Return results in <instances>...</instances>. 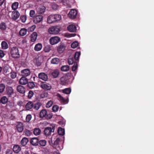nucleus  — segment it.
<instances>
[{"instance_id": "1", "label": "nucleus", "mask_w": 154, "mask_h": 154, "mask_svg": "<svg viewBox=\"0 0 154 154\" xmlns=\"http://www.w3.org/2000/svg\"><path fill=\"white\" fill-rule=\"evenodd\" d=\"M61 19L60 15L58 14L51 15L49 16L48 18L47 22L50 24L54 22L59 21Z\"/></svg>"}, {"instance_id": "2", "label": "nucleus", "mask_w": 154, "mask_h": 154, "mask_svg": "<svg viewBox=\"0 0 154 154\" xmlns=\"http://www.w3.org/2000/svg\"><path fill=\"white\" fill-rule=\"evenodd\" d=\"M10 52L12 57L14 58H17L20 57V54L18 48L14 47L10 49Z\"/></svg>"}, {"instance_id": "3", "label": "nucleus", "mask_w": 154, "mask_h": 154, "mask_svg": "<svg viewBox=\"0 0 154 154\" xmlns=\"http://www.w3.org/2000/svg\"><path fill=\"white\" fill-rule=\"evenodd\" d=\"M55 128V125L53 124L51 125V127H47L46 128L44 131V134L46 136H48L50 135L52 132H54Z\"/></svg>"}, {"instance_id": "4", "label": "nucleus", "mask_w": 154, "mask_h": 154, "mask_svg": "<svg viewBox=\"0 0 154 154\" xmlns=\"http://www.w3.org/2000/svg\"><path fill=\"white\" fill-rule=\"evenodd\" d=\"M60 30V28L57 26H54L49 28L48 31L50 34H57L59 33Z\"/></svg>"}, {"instance_id": "5", "label": "nucleus", "mask_w": 154, "mask_h": 154, "mask_svg": "<svg viewBox=\"0 0 154 154\" xmlns=\"http://www.w3.org/2000/svg\"><path fill=\"white\" fill-rule=\"evenodd\" d=\"M40 86L42 88L47 91L50 90L52 88L50 84L45 82H41L40 83Z\"/></svg>"}, {"instance_id": "6", "label": "nucleus", "mask_w": 154, "mask_h": 154, "mask_svg": "<svg viewBox=\"0 0 154 154\" xmlns=\"http://www.w3.org/2000/svg\"><path fill=\"white\" fill-rule=\"evenodd\" d=\"M69 82V77L66 75L63 76L60 79V84L62 85H66Z\"/></svg>"}, {"instance_id": "7", "label": "nucleus", "mask_w": 154, "mask_h": 154, "mask_svg": "<svg viewBox=\"0 0 154 154\" xmlns=\"http://www.w3.org/2000/svg\"><path fill=\"white\" fill-rule=\"evenodd\" d=\"M60 41V38L57 36L51 37L50 39V43L52 45H54L58 43Z\"/></svg>"}, {"instance_id": "8", "label": "nucleus", "mask_w": 154, "mask_h": 154, "mask_svg": "<svg viewBox=\"0 0 154 154\" xmlns=\"http://www.w3.org/2000/svg\"><path fill=\"white\" fill-rule=\"evenodd\" d=\"M43 17L41 15H38L36 16L33 19V22L35 24H37L41 22L43 20Z\"/></svg>"}, {"instance_id": "9", "label": "nucleus", "mask_w": 154, "mask_h": 154, "mask_svg": "<svg viewBox=\"0 0 154 154\" xmlns=\"http://www.w3.org/2000/svg\"><path fill=\"white\" fill-rule=\"evenodd\" d=\"M38 78L42 80L46 81L48 80V76L44 72H41L38 74Z\"/></svg>"}, {"instance_id": "10", "label": "nucleus", "mask_w": 154, "mask_h": 154, "mask_svg": "<svg viewBox=\"0 0 154 154\" xmlns=\"http://www.w3.org/2000/svg\"><path fill=\"white\" fill-rule=\"evenodd\" d=\"M77 14L76 10L74 9H72L69 11L68 16L71 18L74 19L76 18Z\"/></svg>"}, {"instance_id": "11", "label": "nucleus", "mask_w": 154, "mask_h": 154, "mask_svg": "<svg viewBox=\"0 0 154 154\" xmlns=\"http://www.w3.org/2000/svg\"><path fill=\"white\" fill-rule=\"evenodd\" d=\"M20 14L17 11H14L12 12L11 18L14 20H17L19 17Z\"/></svg>"}, {"instance_id": "12", "label": "nucleus", "mask_w": 154, "mask_h": 154, "mask_svg": "<svg viewBox=\"0 0 154 154\" xmlns=\"http://www.w3.org/2000/svg\"><path fill=\"white\" fill-rule=\"evenodd\" d=\"M6 92L8 95L9 97H11L14 93V90L12 87H8L6 88Z\"/></svg>"}, {"instance_id": "13", "label": "nucleus", "mask_w": 154, "mask_h": 154, "mask_svg": "<svg viewBox=\"0 0 154 154\" xmlns=\"http://www.w3.org/2000/svg\"><path fill=\"white\" fill-rule=\"evenodd\" d=\"M39 139L37 137L32 138L30 140V143L34 146H36L38 144Z\"/></svg>"}, {"instance_id": "14", "label": "nucleus", "mask_w": 154, "mask_h": 154, "mask_svg": "<svg viewBox=\"0 0 154 154\" xmlns=\"http://www.w3.org/2000/svg\"><path fill=\"white\" fill-rule=\"evenodd\" d=\"M21 73L23 76L26 77L30 74V71L28 69H25L21 70Z\"/></svg>"}, {"instance_id": "15", "label": "nucleus", "mask_w": 154, "mask_h": 154, "mask_svg": "<svg viewBox=\"0 0 154 154\" xmlns=\"http://www.w3.org/2000/svg\"><path fill=\"white\" fill-rule=\"evenodd\" d=\"M17 91L20 94H24L26 90L25 88L21 85H18L17 87Z\"/></svg>"}, {"instance_id": "16", "label": "nucleus", "mask_w": 154, "mask_h": 154, "mask_svg": "<svg viewBox=\"0 0 154 154\" xmlns=\"http://www.w3.org/2000/svg\"><path fill=\"white\" fill-rule=\"evenodd\" d=\"M68 30L71 32H75L76 30V26L73 24L70 25L67 27Z\"/></svg>"}, {"instance_id": "17", "label": "nucleus", "mask_w": 154, "mask_h": 154, "mask_svg": "<svg viewBox=\"0 0 154 154\" xmlns=\"http://www.w3.org/2000/svg\"><path fill=\"white\" fill-rule=\"evenodd\" d=\"M28 82V79L25 77L23 76L19 80V83L22 85H25L27 84Z\"/></svg>"}, {"instance_id": "18", "label": "nucleus", "mask_w": 154, "mask_h": 154, "mask_svg": "<svg viewBox=\"0 0 154 154\" xmlns=\"http://www.w3.org/2000/svg\"><path fill=\"white\" fill-rule=\"evenodd\" d=\"M16 128L18 131L19 132H22L23 130V126L22 123L19 122L16 126Z\"/></svg>"}, {"instance_id": "19", "label": "nucleus", "mask_w": 154, "mask_h": 154, "mask_svg": "<svg viewBox=\"0 0 154 154\" xmlns=\"http://www.w3.org/2000/svg\"><path fill=\"white\" fill-rule=\"evenodd\" d=\"M65 46L63 44H61L57 47V51L59 53H62L64 50Z\"/></svg>"}, {"instance_id": "20", "label": "nucleus", "mask_w": 154, "mask_h": 154, "mask_svg": "<svg viewBox=\"0 0 154 154\" xmlns=\"http://www.w3.org/2000/svg\"><path fill=\"white\" fill-rule=\"evenodd\" d=\"M34 103L32 102L29 101L26 104L25 107L26 109L29 110L33 107Z\"/></svg>"}, {"instance_id": "21", "label": "nucleus", "mask_w": 154, "mask_h": 154, "mask_svg": "<svg viewBox=\"0 0 154 154\" xmlns=\"http://www.w3.org/2000/svg\"><path fill=\"white\" fill-rule=\"evenodd\" d=\"M21 148L18 145H15L13 149V151L15 153H18L20 151Z\"/></svg>"}, {"instance_id": "22", "label": "nucleus", "mask_w": 154, "mask_h": 154, "mask_svg": "<svg viewBox=\"0 0 154 154\" xmlns=\"http://www.w3.org/2000/svg\"><path fill=\"white\" fill-rule=\"evenodd\" d=\"M37 36V33L34 32L31 34V41L32 42H35Z\"/></svg>"}, {"instance_id": "23", "label": "nucleus", "mask_w": 154, "mask_h": 154, "mask_svg": "<svg viewBox=\"0 0 154 154\" xmlns=\"http://www.w3.org/2000/svg\"><path fill=\"white\" fill-rule=\"evenodd\" d=\"M57 96L58 97L59 100L61 103L64 104L67 103L68 102L67 101V100L64 99L60 94H57Z\"/></svg>"}, {"instance_id": "24", "label": "nucleus", "mask_w": 154, "mask_h": 154, "mask_svg": "<svg viewBox=\"0 0 154 154\" xmlns=\"http://www.w3.org/2000/svg\"><path fill=\"white\" fill-rule=\"evenodd\" d=\"M33 108L35 110H38L42 106V104L41 102H37L35 103H34Z\"/></svg>"}, {"instance_id": "25", "label": "nucleus", "mask_w": 154, "mask_h": 154, "mask_svg": "<svg viewBox=\"0 0 154 154\" xmlns=\"http://www.w3.org/2000/svg\"><path fill=\"white\" fill-rule=\"evenodd\" d=\"M47 114V111L45 109L42 110L40 112L39 116L40 118H43L45 117Z\"/></svg>"}, {"instance_id": "26", "label": "nucleus", "mask_w": 154, "mask_h": 154, "mask_svg": "<svg viewBox=\"0 0 154 154\" xmlns=\"http://www.w3.org/2000/svg\"><path fill=\"white\" fill-rule=\"evenodd\" d=\"M45 6H41L38 8L37 12L38 14H42L44 13L45 11Z\"/></svg>"}, {"instance_id": "27", "label": "nucleus", "mask_w": 154, "mask_h": 154, "mask_svg": "<svg viewBox=\"0 0 154 154\" xmlns=\"http://www.w3.org/2000/svg\"><path fill=\"white\" fill-rule=\"evenodd\" d=\"M42 48V44L41 43H38L35 45L34 49L36 51H39L41 50Z\"/></svg>"}, {"instance_id": "28", "label": "nucleus", "mask_w": 154, "mask_h": 154, "mask_svg": "<svg viewBox=\"0 0 154 154\" xmlns=\"http://www.w3.org/2000/svg\"><path fill=\"white\" fill-rule=\"evenodd\" d=\"M60 74L59 71L57 69L54 70L51 73V74L54 78L57 77Z\"/></svg>"}, {"instance_id": "29", "label": "nucleus", "mask_w": 154, "mask_h": 154, "mask_svg": "<svg viewBox=\"0 0 154 154\" xmlns=\"http://www.w3.org/2000/svg\"><path fill=\"white\" fill-rule=\"evenodd\" d=\"M7 28V25L6 23L2 22L0 24V29L2 31H5Z\"/></svg>"}, {"instance_id": "30", "label": "nucleus", "mask_w": 154, "mask_h": 154, "mask_svg": "<svg viewBox=\"0 0 154 154\" xmlns=\"http://www.w3.org/2000/svg\"><path fill=\"white\" fill-rule=\"evenodd\" d=\"M29 141L28 139L26 137H23L21 141V144L23 146H25Z\"/></svg>"}, {"instance_id": "31", "label": "nucleus", "mask_w": 154, "mask_h": 154, "mask_svg": "<svg viewBox=\"0 0 154 154\" xmlns=\"http://www.w3.org/2000/svg\"><path fill=\"white\" fill-rule=\"evenodd\" d=\"M1 103L3 104H6L8 101V99L5 96H3L0 98Z\"/></svg>"}, {"instance_id": "32", "label": "nucleus", "mask_w": 154, "mask_h": 154, "mask_svg": "<svg viewBox=\"0 0 154 154\" xmlns=\"http://www.w3.org/2000/svg\"><path fill=\"white\" fill-rule=\"evenodd\" d=\"M1 47L2 49L5 50L8 49V45L6 42L3 41L1 43Z\"/></svg>"}, {"instance_id": "33", "label": "nucleus", "mask_w": 154, "mask_h": 154, "mask_svg": "<svg viewBox=\"0 0 154 154\" xmlns=\"http://www.w3.org/2000/svg\"><path fill=\"white\" fill-rule=\"evenodd\" d=\"M58 133L60 135H63L65 134V130L64 129L61 127L59 128L58 130Z\"/></svg>"}, {"instance_id": "34", "label": "nucleus", "mask_w": 154, "mask_h": 154, "mask_svg": "<svg viewBox=\"0 0 154 154\" xmlns=\"http://www.w3.org/2000/svg\"><path fill=\"white\" fill-rule=\"evenodd\" d=\"M41 132V130L38 128H35L34 129L33 134L35 135H39Z\"/></svg>"}, {"instance_id": "35", "label": "nucleus", "mask_w": 154, "mask_h": 154, "mask_svg": "<svg viewBox=\"0 0 154 154\" xmlns=\"http://www.w3.org/2000/svg\"><path fill=\"white\" fill-rule=\"evenodd\" d=\"M60 62V60L57 58H54L52 59L51 61V63L53 64H57Z\"/></svg>"}, {"instance_id": "36", "label": "nucleus", "mask_w": 154, "mask_h": 154, "mask_svg": "<svg viewBox=\"0 0 154 154\" xmlns=\"http://www.w3.org/2000/svg\"><path fill=\"white\" fill-rule=\"evenodd\" d=\"M60 69L62 71L66 72L69 69V66L68 65H64L62 66Z\"/></svg>"}, {"instance_id": "37", "label": "nucleus", "mask_w": 154, "mask_h": 154, "mask_svg": "<svg viewBox=\"0 0 154 154\" xmlns=\"http://www.w3.org/2000/svg\"><path fill=\"white\" fill-rule=\"evenodd\" d=\"M10 70L12 71L8 66H5L3 68V71L5 73H10Z\"/></svg>"}, {"instance_id": "38", "label": "nucleus", "mask_w": 154, "mask_h": 154, "mask_svg": "<svg viewBox=\"0 0 154 154\" xmlns=\"http://www.w3.org/2000/svg\"><path fill=\"white\" fill-rule=\"evenodd\" d=\"M26 29L25 28H23L20 30L19 33L20 35L23 36L26 34Z\"/></svg>"}, {"instance_id": "39", "label": "nucleus", "mask_w": 154, "mask_h": 154, "mask_svg": "<svg viewBox=\"0 0 154 154\" xmlns=\"http://www.w3.org/2000/svg\"><path fill=\"white\" fill-rule=\"evenodd\" d=\"M71 90L70 88H66L62 90V92L66 94H69L71 92Z\"/></svg>"}, {"instance_id": "40", "label": "nucleus", "mask_w": 154, "mask_h": 154, "mask_svg": "<svg viewBox=\"0 0 154 154\" xmlns=\"http://www.w3.org/2000/svg\"><path fill=\"white\" fill-rule=\"evenodd\" d=\"M27 84V86L30 89H32L34 88L35 86V84H34V82H28Z\"/></svg>"}, {"instance_id": "41", "label": "nucleus", "mask_w": 154, "mask_h": 154, "mask_svg": "<svg viewBox=\"0 0 154 154\" xmlns=\"http://www.w3.org/2000/svg\"><path fill=\"white\" fill-rule=\"evenodd\" d=\"M18 5L19 3L18 2H16L14 3L11 6L12 9L14 10H16L17 8Z\"/></svg>"}, {"instance_id": "42", "label": "nucleus", "mask_w": 154, "mask_h": 154, "mask_svg": "<svg viewBox=\"0 0 154 154\" xmlns=\"http://www.w3.org/2000/svg\"><path fill=\"white\" fill-rule=\"evenodd\" d=\"M5 107L8 110L11 109L13 107V105L10 102H7L5 106Z\"/></svg>"}, {"instance_id": "43", "label": "nucleus", "mask_w": 154, "mask_h": 154, "mask_svg": "<svg viewBox=\"0 0 154 154\" xmlns=\"http://www.w3.org/2000/svg\"><path fill=\"white\" fill-rule=\"evenodd\" d=\"M80 54V52H77L75 53L74 57L75 60H79Z\"/></svg>"}, {"instance_id": "44", "label": "nucleus", "mask_w": 154, "mask_h": 154, "mask_svg": "<svg viewBox=\"0 0 154 154\" xmlns=\"http://www.w3.org/2000/svg\"><path fill=\"white\" fill-rule=\"evenodd\" d=\"M46 143V141L45 140H41L40 141L39 140L38 144L40 146H45Z\"/></svg>"}, {"instance_id": "45", "label": "nucleus", "mask_w": 154, "mask_h": 154, "mask_svg": "<svg viewBox=\"0 0 154 154\" xmlns=\"http://www.w3.org/2000/svg\"><path fill=\"white\" fill-rule=\"evenodd\" d=\"M79 45V43L77 41L73 42L71 45V47L73 48H76Z\"/></svg>"}, {"instance_id": "46", "label": "nucleus", "mask_w": 154, "mask_h": 154, "mask_svg": "<svg viewBox=\"0 0 154 154\" xmlns=\"http://www.w3.org/2000/svg\"><path fill=\"white\" fill-rule=\"evenodd\" d=\"M75 62L74 61V59L72 58H69L68 60V63L69 65H72L74 64V63Z\"/></svg>"}, {"instance_id": "47", "label": "nucleus", "mask_w": 154, "mask_h": 154, "mask_svg": "<svg viewBox=\"0 0 154 154\" xmlns=\"http://www.w3.org/2000/svg\"><path fill=\"white\" fill-rule=\"evenodd\" d=\"M5 85L3 84H0V93H2L5 90Z\"/></svg>"}, {"instance_id": "48", "label": "nucleus", "mask_w": 154, "mask_h": 154, "mask_svg": "<svg viewBox=\"0 0 154 154\" xmlns=\"http://www.w3.org/2000/svg\"><path fill=\"white\" fill-rule=\"evenodd\" d=\"M29 15L32 17H34L36 15L35 11L31 10L30 11Z\"/></svg>"}, {"instance_id": "49", "label": "nucleus", "mask_w": 154, "mask_h": 154, "mask_svg": "<svg viewBox=\"0 0 154 154\" xmlns=\"http://www.w3.org/2000/svg\"><path fill=\"white\" fill-rule=\"evenodd\" d=\"M26 15H22L20 16V19L23 23H25L26 20Z\"/></svg>"}, {"instance_id": "50", "label": "nucleus", "mask_w": 154, "mask_h": 154, "mask_svg": "<svg viewBox=\"0 0 154 154\" xmlns=\"http://www.w3.org/2000/svg\"><path fill=\"white\" fill-rule=\"evenodd\" d=\"M78 64L77 62H75L74 63V65L72 67V70L73 71H75L78 68Z\"/></svg>"}, {"instance_id": "51", "label": "nucleus", "mask_w": 154, "mask_h": 154, "mask_svg": "<svg viewBox=\"0 0 154 154\" xmlns=\"http://www.w3.org/2000/svg\"><path fill=\"white\" fill-rule=\"evenodd\" d=\"M51 50V48L50 46L46 45L44 48V51L45 52H49Z\"/></svg>"}, {"instance_id": "52", "label": "nucleus", "mask_w": 154, "mask_h": 154, "mask_svg": "<svg viewBox=\"0 0 154 154\" xmlns=\"http://www.w3.org/2000/svg\"><path fill=\"white\" fill-rule=\"evenodd\" d=\"M53 104V102L51 100L48 101L46 105V107L47 108H49L51 107Z\"/></svg>"}, {"instance_id": "53", "label": "nucleus", "mask_w": 154, "mask_h": 154, "mask_svg": "<svg viewBox=\"0 0 154 154\" xmlns=\"http://www.w3.org/2000/svg\"><path fill=\"white\" fill-rule=\"evenodd\" d=\"M59 109V106L57 105L54 106L52 108V110L54 112H57Z\"/></svg>"}, {"instance_id": "54", "label": "nucleus", "mask_w": 154, "mask_h": 154, "mask_svg": "<svg viewBox=\"0 0 154 154\" xmlns=\"http://www.w3.org/2000/svg\"><path fill=\"white\" fill-rule=\"evenodd\" d=\"M53 116V114L52 113H47L45 118L47 119H51Z\"/></svg>"}, {"instance_id": "55", "label": "nucleus", "mask_w": 154, "mask_h": 154, "mask_svg": "<svg viewBox=\"0 0 154 154\" xmlns=\"http://www.w3.org/2000/svg\"><path fill=\"white\" fill-rule=\"evenodd\" d=\"M34 95V93L32 91H30L28 93V97L29 99H31Z\"/></svg>"}, {"instance_id": "56", "label": "nucleus", "mask_w": 154, "mask_h": 154, "mask_svg": "<svg viewBox=\"0 0 154 154\" xmlns=\"http://www.w3.org/2000/svg\"><path fill=\"white\" fill-rule=\"evenodd\" d=\"M9 73L11 74V77L12 79H14L16 78V73L15 72H12V71Z\"/></svg>"}, {"instance_id": "57", "label": "nucleus", "mask_w": 154, "mask_h": 154, "mask_svg": "<svg viewBox=\"0 0 154 154\" xmlns=\"http://www.w3.org/2000/svg\"><path fill=\"white\" fill-rule=\"evenodd\" d=\"M48 94L46 92H43L40 95L41 98H44L48 96Z\"/></svg>"}, {"instance_id": "58", "label": "nucleus", "mask_w": 154, "mask_h": 154, "mask_svg": "<svg viewBox=\"0 0 154 154\" xmlns=\"http://www.w3.org/2000/svg\"><path fill=\"white\" fill-rule=\"evenodd\" d=\"M25 135L29 136L32 134V133L29 130H26L25 131Z\"/></svg>"}, {"instance_id": "59", "label": "nucleus", "mask_w": 154, "mask_h": 154, "mask_svg": "<svg viewBox=\"0 0 154 154\" xmlns=\"http://www.w3.org/2000/svg\"><path fill=\"white\" fill-rule=\"evenodd\" d=\"M5 154H13V150L11 149H8L5 152Z\"/></svg>"}, {"instance_id": "60", "label": "nucleus", "mask_w": 154, "mask_h": 154, "mask_svg": "<svg viewBox=\"0 0 154 154\" xmlns=\"http://www.w3.org/2000/svg\"><path fill=\"white\" fill-rule=\"evenodd\" d=\"M51 7L52 9L54 10H56L58 8V6L56 4H53L52 5Z\"/></svg>"}, {"instance_id": "61", "label": "nucleus", "mask_w": 154, "mask_h": 154, "mask_svg": "<svg viewBox=\"0 0 154 154\" xmlns=\"http://www.w3.org/2000/svg\"><path fill=\"white\" fill-rule=\"evenodd\" d=\"M32 118V116L30 114L28 115L26 117V120L27 122H29Z\"/></svg>"}, {"instance_id": "62", "label": "nucleus", "mask_w": 154, "mask_h": 154, "mask_svg": "<svg viewBox=\"0 0 154 154\" xmlns=\"http://www.w3.org/2000/svg\"><path fill=\"white\" fill-rule=\"evenodd\" d=\"M5 55V54L3 51L0 50V57L2 58Z\"/></svg>"}, {"instance_id": "63", "label": "nucleus", "mask_w": 154, "mask_h": 154, "mask_svg": "<svg viewBox=\"0 0 154 154\" xmlns=\"http://www.w3.org/2000/svg\"><path fill=\"white\" fill-rule=\"evenodd\" d=\"M35 28V25H32L28 29L29 31L32 32L33 31Z\"/></svg>"}, {"instance_id": "64", "label": "nucleus", "mask_w": 154, "mask_h": 154, "mask_svg": "<svg viewBox=\"0 0 154 154\" xmlns=\"http://www.w3.org/2000/svg\"><path fill=\"white\" fill-rule=\"evenodd\" d=\"M60 138H57L54 142V145H58L59 144V141H60Z\"/></svg>"}]
</instances>
